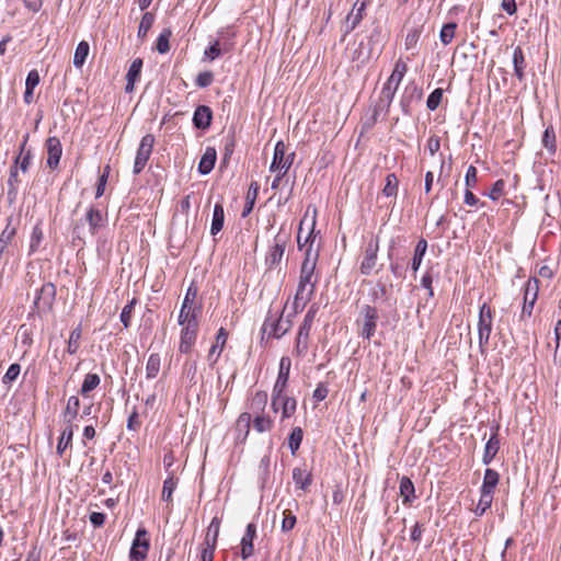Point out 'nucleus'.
Segmentation results:
<instances>
[{
    "instance_id": "nucleus-54",
    "label": "nucleus",
    "mask_w": 561,
    "mask_h": 561,
    "mask_svg": "<svg viewBox=\"0 0 561 561\" xmlns=\"http://www.w3.org/2000/svg\"><path fill=\"white\" fill-rule=\"evenodd\" d=\"M197 363L195 360L186 362L183 366V377L186 378L191 386L196 385Z\"/></svg>"
},
{
    "instance_id": "nucleus-6",
    "label": "nucleus",
    "mask_w": 561,
    "mask_h": 561,
    "mask_svg": "<svg viewBox=\"0 0 561 561\" xmlns=\"http://www.w3.org/2000/svg\"><path fill=\"white\" fill-rule=\"evenodd\" d=\"M380 239L376 234H371L367 240L359 264V271L363 275H370L377 272L378 265V252H379Z\"/></svg>"
},
{
    "instance_id": "nucleus-21",
    "label": "nucleus",
    "mask_w": 561,
    "mask_h": 561,
    "mask_svg": "<svg viewBox=\"0 0 561 561\" xmlns=\"http://www.w3.org/2000/svg\"><path fill=\"white\" fill-rule=\"evenodd\" d=\"M228 340V332L225 328H220L216 335L215 344L210 347L207 359L209 362V365L213 367L219 359L226 343Z\"/></svg>"
},
{
    "instance_id": "nucleus-42",
    "label": "nucleus",
    "mask_w": 561,
    "mask_h": 561,
    "mask_svg": "<svg viewBox=\"0 0 561 561\" xmlns=\"http://www.w3.org/2000/svg\"><path fill=\"white\" fill-rule=\"evenodd\" d=\"M513 65H514V72L515 76L519 79H524V69H525V56L523 53V49L517 46L514 48L513 51Z\"/></svg>"
},
{
    "instance_id": "nucleus-43",
    "label": "nucleus",
    "mask_w": 561,
    "mask_h": 561,
    "mask_svg": "<svg viewBox=\"0 0 561 561\" xmlns=\"http://www.w3.org/2000/svg\"><path fill=\"white\" fill-rule=\"evenodd\" d=\"M161 367V357L159 354H150L146 364V377L153 379L158 376Z\"/></svg>"
},
{
    "instance_id": "nucleus-55",
    "label": "nucleus",
    "mask_w": 561,
    "mask_h": 561,
    "mask_svg": "<svg viewBox=\"0 0 561 561\" xmlns=\"http://www.w3.org/2000/svg\"><path fill=\"white\" fill-rule=\"evenodd\" d=\"M314 317H316V310L311 308L306 313V316L304 318V321H302V323L299 327L298 333L300 335H305V336L309 337L310 330H311V327L313 324Z\"/></svg>"
},
{
    "instance_id": "nucleus-12",
    "label": "nucleus",
    "mask_w": 561,
    "mask_h": 561,
    "mask_svg": "<svg viewBox=\"0 0 561 561\" xmlns=\"http://www.w3.org/2000/svg\"><path fill=\"white\" fill-rule=\"evenodd\" d=\"M150 549V540L148 531L144 527H139L129 550L130 561H145Z\"/></svg>"
},
{
    "instance_id": "nucleus-47",
    "label": "nucleus",
    "mask_w": 561,
    "mask_h": 561,
    "mask_svg": "<svg viewBox=\"0 0 561 561\" xmlns=\"http://www.w3.org/2000/svg\"><path fill=\"white\" fill-rule=\"evenodd\" d=\"M172 36V31L170 28H164L158 36L156 48L160 54H167L170 50V38Z\"/></svg>"
},
{
    "instance_id": "nucleus-46",
    "label": "nucleus",
    "mask_w": 561,
    "mask_h": 561,
    "mask_svg": "<svg viewBox=\"0 0 561 561\" xmlns=\"http://www.w3.org/2000/svg\"><path fill=\"white\" fill-rule=\"evenodd\" d=\"M399 188V180L394 173H389L386 176V184L382 188V194L387 197L397 196Z\"/></svg>"
},
{
    "instance_id": "nucleus-48",
    "label": "nucleus",
    "mask_w": 561,
    "mask_h": 561,
    "mask_svg": "<svg viewBox=\"0 0 561 561\" xmlns=\"http://www.w3.org/2000/svg\"><path fill=\"white\" fill-rule=\"evenodd\" d=\"M542 146L550 152L554 153L557 150L556 133L552 126H548L542 135Z\"/></svg>"
},
{
    "instance_id": "nucleus-23",
    "label": "nucleus",
    "mask_w": 561,
    "mask_h": 561,
    "mask_svg": "<svg viewBox=\"0 0 561 561\" xmlns=\"http://www.w3.org/2000/svg\"><path fill=\"white\" fill-rule=\"evenodd\" d=\"M85 220L89 225V231L92 236H95L100 229L105 226L106 218L100 209L90 207L85 214Z\"/></svg>"
},
{
    "instance_id": "nucleus-25",
    "label": "nucleus",
    "mask_w": 561,
    "mask_h": 561,
    "mask_svg": "<svg viewBox=\"0 0 561 561\" xmlns=\"http://www.w3.org/2000/svg\"><path fill=\"white\" fill-rule=\"evenodd\" d=\"M268 401L267 392L264 390H256L251 393L248 398V409L249 413H260L265 412L266 405Z\"/></svg>"
},
{
    "instance_id": "nucleus-14",
    "label": "nucleus",
    "mask_w": 561,
    "mask_h": 561,
    "mask_svg": "<svg viewBox=\"0 0 561 561\" xmlns=\"http://www.w3.org/2000/svg\"><path fill=\"white\" fill-rule=\"evenodd\" d=\"M154 141V136L151 134H147L141 138L134 162L133 171L135 174H139L147 165V162L152 153Z\"/></svg>"
},
{
    "instance_id": "nucleus-10",
    "label": "nucleus",
    "mask_w": 561,
    "mask_h": 561,
    "mask_svg": "<svg viewBox=\"0 0 561 561\" xmlns=\"http://www.w3.org/2000/svg\"><path fill=\"white\" fill-rule=\"evenodd\" d=\"M540 282L536 277H530L523 287V306L520 311V320L531 317L534 307L538 299Z\"/></svg>"
},
{
    "instance_id": "nucleus-45",
    "label": "nucleus",
    "mask_w": 561,
    "mask_h": 561,
    "mask_svg": "<svg viewBox=\"0 0 561 561\" xmlns=\"http://www.w3.org/2000/svg\"><path fill=\"white\" fill-rule=\"evenodd\" d=\"M81 335H82V329H81V324H79L77 328H75L71 331V333L69 335V340L67 343V352L70 355H73L78 352V350L80 347Z\"/></svg>"
},
{
    "instance_id": "nucleus-50",
    "label": "nucleus",
    "mask_w": 561,
    "mask_h": 561,
    "mask_svg": "<svg viewBox=\"0 0 561 561\" xmlns=\"http://www.w3.org/2000/svg\"><path fill=\"white\" fill-rule=\"evenodd\" d=\"M304 437L301 427H294L288 437V447L293 455L299 449Z\"/></svg>"
},
{
    "instance_id": "nucleus-41",
    "label": "nucleus",
    "mask_w": 561,
    "mask_h": 561,
    "mask_svg": "<svg viewBox=\"0 0 561 561\" xmlns=\"http://www.w3.org/2000/svg\"><path fill=\"white\" fill-rule=\"evenodd\" d=\"M427 250V241L425 239L419 240L415 245L413 259L411 262V268L416 273L422 264L423 257Z\"/></svg>"
},
{
    "instance_id": "nucleus-26",
    "label": "nucleus",
    "mask_w": 561,
    "mask_h": 561,
    "mask_svg": "<svg viewBox=\"0 0 561 561\" xmlns=\"http://www.w3.org/2000/svg\"><path fill=\"white\" fill-rule=\"evenodd\" d=\"M500 449V439H499V426L494 428L493 434L486 442L484 446V453L482 456V462L484 465H490L492 460L495 458L496 454Z\"/></svg>"
},
{
    "instance_id": "nucleus-56",
    "label": "nucleus",
    "mask_w": 561,
    "mask_h": 561,
    "mask_svg": "<svg viewBox=\"0 0 561 561\" xmlns=\"http://www.w3.org/2000/svg\"><path fill=\"white\" fill-rule=\"evenodd\" d=\"M137 304V299L133 298L122 310L121 312V321L124 324V328H128L130 325L131 316L134 308Z\"/></svg>"
},
{
    "instance_id": "nucleus-34",
    "label": "nucleus",
    "mask_w": 561,
    "mask_h": 561,
    "mask_svg": "<svg viewBox=\"0 0 561 561\" xmlns=\"http://www.w3.org/2000/svg\"><path fill=\"white\" fill-rule=\"evenodd\" d=\"M399 490L403 504H410L415 499V488L409 477L400 479Z\"/></svg>"
},
{
    "instance_id": "nucleus-29",
    "label": "nucleus",
    "mask_w": 561,
    "mask_h": 561,
    "mask_svg": "<svg viewBox=\"0 0 561 561\" xmlns=\"http://www.w3.org/2000/svg\"><path fill=\"white\" fill-rule=\"evenodd\" d=\"M201 310L197 307H187L186 304H182L180 313L178 317L179 325L198 324V314Z\"/></svg>"
},
{
    "instance_id": "nucleus-37",
    "label": "nucleus",
    "mask_w": 561,
    "mask_h": 561,
    "mask_svg": "<svg viewBox=\"0 0 561 561\" xmlns=\"http://www.w3.org/2000/svg\"><path fill=\"white\" fill-rule=\"evenodd\" d=\"M260 185L257 182H252L249 186V190L247 192L245 196V205L242 210V217H248L251 211L253 210L257 194H259Z\"/></svg>"
},
{
    "instance_id": "nucleus-1",
    "label": "nucleus",
    "mask_w": 561,
    "mask_h": 561,
    "mask_svg": "<svg viewBox=\"0 0 561 561\" xmlns=\"http://www.w3.org/2000/svg\"><path fill=\"white\" fill-rule=\"evenodd\" d=\"M318 259L319 251H312L311 248L305 251V259L300 265L298 285L293 301L294 313L302 311L314 296L319 282V275L316 273Z\"/></svg>"
},
{
    "instance_id": "nucleus-32",
    "label": "nucleus",
    "mask_w": 561,
    "mask_h": 561,
    "mask_svg": "<svg viewBox=\"0 0 561 561\" xmlns=\"http://www.w3.org/2000/svg\"><path fill=\"white\" fill-rule=\"evenodd\" d=\"M80 410V400L77 396H71L68 401L66 409L64 411V420L66 424L73 425L75 421L79 415Z\"/></svg>"
},
{
    "instance_id": "nucleus-19",
    "label": "nucleus",
    "mask_w": 561,
    "mask_h": 561,
    "mask_svg": "<svg viewBox=\"0 0 561 561\" xmlns=\"http://www.w3.org/2000/svg\"><path fill=\"white\" fill-rule=\"evenodd\" d=\"M291 359L283 356L279 360L278 374L272 390H288Z\"/></svg>"
},
{
    "instance_id": "nucleus-62",
    "label": "nucleus",
    "mask_w": 561,
    "mask_h": 561,
    "mask_svg": "<svg viewBox=\"0 0 561 561\" xmlns=\"http://www.w3.org/2000/svg\"><path fill=\"white\" fill-rule=\"evenodd\" d=\"M20 373L21 366L16 363L11 364L2 378L3 383L13 382L19 377Z\"/></svg>"
},
{
    "instance_id": "nucleus-35",
    "label": "nucleus",
    "mask_w": 561,
    "mask_h": 561,
    "mask_svg": "<svg viewBox=\"0 0 561 561\" xmlns=\"http://www.w3.org/2000/svg\"><path fill=\"white\" fill-rule=\"evenodd\" d=\"M179 479L175 477L174 472H169L168 477L163 481L162 492H161V499L164 502L171 503L172 502V494L178 488Z\"/></svg>"
},
{
    "instance_id": "nucleus-22",
    "label": "nucleus",
    "mask_w": 561,
    "mask_h": 561,
    "mask_svg": "<svg viewBox=\"0 0 561 561\" xmlns=\"http://www.w3.org/2000/svg\"><path fill=\"white\" fill-rule=\"evenodd\" d=\"M256 537V526L253 523L248 524L245 533L241 539V557L250 558L254 552L253 541Z\"/></svg>"
},
{
    "instance_id": "nucleus-38",
    "label": "nucleus",
    "mask_w": 561,
    "mask_h": 561,
    "mask_svg": "<svg viewBox=\"0 0 561 561\" xmlns=\"http://www.w3.org/2000/svg\"><path fill=\"white\" fill-rule=\"evenodd\" d=\"M225 209L222 204L217 203L214 206L213 220L210 226V233L216 236L224 227Z\"/></svg>"
},
{
    "instance_id": "nucleus-24",
    "label": "nucleus",
    "mask_w": 561,
    "mask_h": 561,
    "mask_svg": "<svg viewBox=\"0 0 561 561\" xmlns=\"http://www.w3.org/2000/svg\"><path fill=\"white\" fill-rule=\"evenodd\" d=\"M221 519L218 516L213 517L208 525L203 549L216 550L217 540L220 531Z\"/></svg>"
},
{
    "instance_id": "nucleus-16",
    "label": "nucleus",
    "mask_w": 561,
    "mask_h": 561,
    "mask_svg": "<svg viewBox=\"0 0 561 561\" xmlns=\"http://www.w3.org/2000/svg\"><path fill=\"white\" fill-rule=\"evenodd\" d=\"M180 327L181 333L179 351L180 353L187 354L192 351L193 346L196 343L199 324H186Z\"/></svg>"
},
{
    "instance_id": "nucleus-17",
    "label": "nucleus",
    "mask_w": 561,
    "mask_h": 561,
    "mask_svg": "<svg viewBox=\"0 0 561 561\" xmlns=\"http://www.w3.org/2000/svg\"><path fill=\"white\" fill-rule=\"evenodd\" d=\"M47 165L55 170L58 168L62 154V146L58 137L50 136L46 139Z\"/></svg>"
},
{
    "instance_id": "nucleus-64",
    "label": "nucleus",
    "mask_w": 561,
    "mask_h": 561,
    "mask_svg": "<svg viewBox=\"0 0 561 561\" xmlns=\"http://www.w3.org/2000/svg\"><path fill=\"white\" fill-rule=\"evenodd\" d=\"M426 149L431 156H434L440 149V139L436 135H432L427 139Z\"/></svg>"
},
{
    "instance_id": "nucleus-40",
    "label": "nucleus",
    "mask_w": 561,
    "mask_h": 561,
    "mask_svg": "<svg viewBox=\"0 0 561 561\" xmlns=\"http://www.w3.org/2000/svg\"><path fill=\"white\" fill-rule=\"evenodd\" d=\"M89 53H90V45L87 41H81L77 47H76V50H75V55H73V66L77 68V69H81L82 66L84 65L85 60H87V57L89 56Z\"/></svg>"
},
{
    "instance_id": "nucleus-60",
    "label": "nucleus",
    "mask_w": 561,
    "mask_h": 561,
    "mask_svg": "<svg viewBox=\"0 0 561 561\" xmlns=\"http://www.w3.org/2000/svg\"><path fill=\"white\" fill-rule=\"evenodd\" d=\"M477 183H478V170L476 167L470 165L467 169V172L465 175L466 188L472 190L476 187Z\"/></svg>"
},
{
    "instance_id": "nucleus-9",
    "label": "nucleus",
    "mask_w": 561,
    "mask_h": 561,
    "mask_svg": "<svg viewBox=\"0 0 561 561\" xmlns=\"http://www.w3.org/2000/svg\"><path fill=\"white\" fill-rule=\"evenodd\" d=\"M289 240L287 233H283L282 230L274 237L273 243L270 245L265 254V265L267 270H274L282 263L285 254V250Z\"/></svg>"
},
{
    "instance_id": "nucleus-36",
    "label": "nucleus",
    "mask_w": 561,
    "mask_h": 561,
    "mask_svg": "<svg viewBox=\"0 0 561 561\" xmlns=\"http://www.w3.org/2000/svg\"><path fill=\"white\" fill-rule=\"evenodd\" d=\"M73 433L75 425L66 424L65 428L61 431V435L57 444V454L59 456H62L65 450L71 446Z\"/></svg>"
},
{
    "instance_id": "nucleus-15",
    "label": "nucleus",
    "mask_w": 561,
    "mask_h": 561,
    "mask_svg": "<svg viewBox=\"0 0 561 561\" xmlns=\"http://www.w3.org/2000/svg\"><path fill=\"white\" fill-rule=\"evenodd\" d=\"M362 314H363V321H362L360 335L364 339L369 341L376 332L378 311L375 307L365 305L362 308Z\"/></svg>"
},
{
    "instance_id": "nucleus-5",
    "label": "nucleus",
    "mask_w": 561,
    "mask_h": 561,
    "mask_svg": "<svg viewBox=\"0 0 561 561\" xmlns=\"http://www.w3.org/2000/svg\"><path fill=\"white\" fill-rule=\"evenodd\" d=\"M271 409L274 413H280V422L293 417L297 411V400L288 393V390H272Z\"/></svg>"
},
{
    "instance_id": "nucleus-33",
    "label": "nucleus",
    "mask_w": 561,
    "mask_h": 561,
    "mask_svg": "<svg viewBox=\"0 0 561 561\" xmlns=\"http://www.w3.org/2000/svg\"><path fill=\"white\" fill-rule=\"evenodd\" d=\"M293 480L300 490H307L312 483V474L306 468L296 467L293 469Z\"/></svg>"
},
{
    "instance_id": "nucleus-2",
    "label": "nucleus",
    "mask_w": 561,
    "mask_h": 561,
    "mask_svg": "<svg viewBox=\"0 0 561 561\" xmlns=\"http://www.w3.org/2000/svg\"><path fill=\"white\" fill-rule=\"evenodd\" d=\"M499 482V472L491 468L485 469L482 485L480 488V499L473 510L476 516H482L492 506Z\"/></svg>"
},
{
    "instance_id": "nucleus-52",
    "label": "nucleus",
    "mask_w": 561,
    "mask_h": 561,
    "mask_svg": "<svg viewBox=\"0 0 561 561\" xmlns=\"http://www.w3.org/2000/svg\"><path fill=\"white\" fill-rule=\"evenodd\" d=\"M15 233H16L15 228L11 227L10 225H7V227L3 229V231L0 234V255H2L4 250L8 248V245L12 241Z\"/></svg>"
},
{
    "instance_id": "nucleus-39",
    "label": "nucleus",
    "mask_w": 561,
    "mask_h": 561,
    "mask_svg": "<svg viewBox=\"0 0 561 561\" xmlns=\"http://www.w3.org/2000/svg\"><path fill=\"white\" fill-rule=\"evenodd\" d=\"M28 141V134H26L23 138V142L21 144L20 154L15 159V164L19 165L22 172H26L28 170L32 152L31 150L25 151L26 144Z\"/></svg>"
},
{
    "instance_id": "nucleus-8",
    "label": "nucleus",
    "mask_w": 561,
    "mask_h": 561,
    "mask_svg": "<svg viewBox=\"0 0 561 561\" xmlns=\"http://www.w3.org/2000/svg\"><path fill=\"white\" fill-rule=\"evenodd\" d=\"M408 71V66L402 59H398L394 64L392 73L386 81L381 90V99L390 104L397 93V90Z\"/></svg>"
},
{
    "instance_id": "nucleus-4",
    "label": "nucleus",
    "mask_w": 561,
    "mask_h": 561,
    "mask_svg": "<svg viewBox=\"0 0 561 561\" xmlns=\"http://www.w3.org/2000/svg\"><path fill=\"white\" fill-rule=\"evenodd\" d=\"M251 424H252L254 431L261 434V433L270 432L273 430L274 420L270 414H267L265 412L253 413V414H251L249 412H242L238 416L237 423H236L237 428L239 431L244 432V437L248 436V434L250 432Z\"/></svg>"
},
{
    "instance_id": "nucleus-51",
    "label": "nucleus",
    "mask_w": 561,
    "mask_h": 561,
    "mask_svg": "<svg viewBox=\"0 0 561 561\" xmlns=\"http://www.w3.org/2000/svg\"><path fill=\"white\" fill-rule=\"evenodd\" d=\"M456 28H457V24L454 22L443 25V27L440 30L439 38L444 45H448L453 42V39L455 37Z\"/></svg>"
},
{
    "instance_id": "nucleus-7",
    "label": "nucleus",
    "mask_w": 561,
    "mask_h": 561,
    "mask_svg": "<svg viewBox=\"0 0 561 561\" xmlns=\"http://www.w3.org/2000/svg\"><path fill=\"white\" fill-rule=\"evenodd\" d=\"M493 328V311L491 307L484 302L479 309L478 318V343L481 354L485 352L489 344Z\"/></svg>"
},
{
    "instance_id": "nucleus-44",
    "label": "nucleus",
    "mask_w": 561,
    "mask_h": 561,
    "mask_svg": "<svg viewBox=\"0 0 561 561\" xmlns=\"http://www.w3.org/2000/svg\"><path fill=\"white\" fill-rule=\"evenodd\" d=\"M100 377L98 374H87L81 385L80 393L87 397L89 392L93 391L100 385Z\"/></svg>"
},
{
    "instance_id": "nucleus-53",
    "label": "nucleus",
    "mask_w": 561,
    "mask_h": 561,
    "mask_svg": "<svg viewBox=\"0 0 561 561\" xmlns=\"http://www.w3.org/2000/svg\"><path fill=\"white\" fill-rule=\"evenodd\" d=\"M308 347H309V337L297 333L296 341H295L294 354L297 357H304L308 352Z\"/></svg>"
},
{
    "instance_id": "nucleus-63",
    "label": "nucleus",
    "mask_w": 561,
    "mask_h": 561,
    "mask_svg": "<svg viewBox=\"0 0 561 561\" xmlns=\"http://www.w3.org/2000/svg\"><path fill=\"white\" fill-rule=\"evenodd\" d=\"M214 81V75L211 71H203L198 73V76L195 79V84L198 88H207L209 87Z\"/></svg>"
},
{
    "instance_id": "nucleus-3",
    "label": "nucleus",
    "mask_w": 561,
    "mask_h": 561,
    "mask_svg": "<svg viewBox=\"0 0 561 561\" xmlns=\"http://www.w3.org/2000/svg\"><path fill=\"white\" fill-rule=\"evenodd\" d=\"M316 224L317 208L308 206L297 232V245L299 250H302L304 248H306V250L311 248L312 251H318V249H313V243L317 238V234L314 233Z\"/></svg>"
},
{
    "instance_id": "nucleus-61",
    "label": "nucleus",
    "mask_w": 561,
    "mask_h": 561,
    "mask_svg": "<svg viewBox=\"0 0 561 561\" xmlns=\"http://www.w3.org/2000/svg\"><path fill=\"white\" fill-rule=\"evenodd\" d=\"M504 191H505V182H504V180H497L492 185L488 196L492 201H497L500 197H502L504 195Z\"/></svg>"
},
{
    "instance_id": "nucleus-57",
    "label": "nucleus",
    "mask_w": 561,
    "mask_h": 561,
    "mask_svg": "<svg viewBox=\"0 0 561 561\" xmlns=\"http://www.w3.org/2000/svg\"><path fill=\"white\" fill-rule=\"evenodd\" d=\"M444 91L440 88L435 89L426 100V106L430 111H435L443 100Z\"/></svg>"
},
{
    "instance_id": "nucleus-13",
    "label": "nucleus",
    "mask_w": 561,
    "mask_h": 561,
    "mask_svg": "<svg viewBox=\"0 0 561 561\" xmlns=\"http://www.w3.org/2000/svg\"><path fill=\"white\" fill-rule=\"evenodd\" d=\"M290 327V321L283 322L282 313L272 314L268 312L262 325V332L267 334V337L280 339L289 331Z\"/></svg>"
},
{
    "instance_id": "nucleus-20",
    "label": "nucleus",
    "mask_w": 561,
    "mask_h": 561,
    "mask_svg": "<svg viewBox=\"0 0 561 561\" xmlns=\"http://www.w3.org/2000/svg\"><path fill=\"white\" fill-rule=\"evenodd\" d=\"M369 4V0H356L352 11L346 16V33L352 32L363 20L364 12Z\"/></svg>"
},
{
    "instance_id": "nucleus-11",
    "label": "nucleus",
    "mask_w": 561,
    "mask_h": 561,
    "mask_svg": "<svg viewBox=\"0 0 561 561\" xmlns=\"http://www.w3.org/2000/svg\"><path fill=\"white\" fill-rule=\"evenodd\" d=\"M286 145L279 140L276 142L274 148L273 160L270 167L271 172H279L280 175H285L290 169L295 152L286 153Z\"/></svg>"
},
{
    "instance_id": "nucleus-28",
    "label": "nucleus",
    "mask_w": 561,
    "mask_h": 561,
    "mask_svg": "<svg viewBox=\"0 0 561 561\" xmlns=\"http://www.w3.org/2000/svg\"><path fill=\"white\" fill-rule=\"evenodd\" d=\"M371 57V49L364 42H359L351 53V60L356 62V67L360 68L368 64Z\"/></svg>"
},
{
    "instance_id": "nucleus-27",
    "label": "nucleus",
    "mask_w": 561,
    "mask_h": 561,
    "mask_svg": "<svg viewBox=\"0 0 561 561\" xmlns=\"http://www.w3.org/2000/svg\"><path fill=\"white\" fill-rule=\"evenodd\" d=\"M213 113L209 106L199 105L193 115V124L196 128L206 129L210 126Z\"/></svg>"
},
{
    "instance_id": "nucleus-59",
    "label": "nucleus",
    "mask_w": 561,
    "mask_h": 561,
    "mask_svg": "<svg viewBox=\"0 0 561 561\" xmlns=\"http://www.w3.org/2000/svg\"><path fill=\"white\" fill-rule=\"evenodd\" d=\"M296 523L297 518L293 512L290 510H285L283 512L282 531H290L295 527Z\"/></svg>"
},
{
    "instance_id": "nucleus-18",
    "label": "nucleus",
    "mask_w": 561,
    "mask_h": 561,
    "mask_svg": "<svg viewBox=\"0 0 561 561\" xmlns=\"http://www.w3.org/2000/svg\"><path fill=\"white\" fill-rule=\"evenodd\" d=\"M56 297V286L53 283L42 285L35 297L34 304L36 308L50 309Z\"/></svg>"
},
{
    "instance_id": "nucleus-49",
    "label": "nucleus",
    "mask_w": 561,
    "mask_h": 561,
    "mask_svg": "<svg viewBox=\"0 0 561 561\" xmlns=\"http://www.w3.org/2000/svg\"><path fill=\"white\" fill-rule=\"evenodd\" d=\"M153 22H154V16L152 13L146 12L142 15L139 26H138V32H137V35L139 38L144 39L147 36L149 30L153 25Z\"/></svg>"
},
{
    "instance_id": "nucleus-58",
    "label": "nucleus",
    "mask_w": 561,
    "mask_h": 561,
    "mask_svg": "<svg viewBox=\"0 0 561 561\" xmlns=\"http://www.w3.org/2000/svg\"><path fill=\"white\" fill-rule=\"evenodd\" d=\"M43 240V230L39 225L34 226L31 234L30 241V253H34L37 251L41 242Z\"/></svg>"
},
{
    "instance_id": "nucleus-30",
    "label": "nucleus",
    "mask_w": 561,
    "mask_h": 561,
    "mask_svg": "<svg viewBox=\"0 0 561 561\" xmlns=\"http://www.w3.org/2000/svg\"><path fill=\"white\" fill-rule=\"evenodd\" d=\"M142 69V59L136 58L133 60L131 65L126 75V88L125 91L130 93L134 91L135 83L139 80L140 73Z\"/></svg>"
},
{
    "instance_id": "nucleus-31",
    "label": "nucleus",
    "mask_w": 561,
    "mask_h": 561,
    "mask_svg": "<svg viewBox=\"0 0 561 561\" xmlns=\"http://www.w3.org/2000/svg\"><path fill=\"white\" fill-rule=\"evenodd\" d=\"M216 159V150L211 147L206 148L198 163V172L203 175L210 173L215 167Z\"/></svg>"
}]
</instances>
